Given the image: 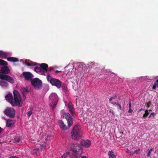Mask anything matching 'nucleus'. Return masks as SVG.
<instances>
[{"mask_svg":"<svg viewBox=\"0 0 158 158\" xmlns=\"http://www.w3.org/2000/svg\"><path fill=\"white\" fill-rule=\"evenodd\" d=\"M68 148L74 154V155H70V158H79L82 153V146L78 143H71L69 145Z\"/></svg>","mask_w":158,"mask_h":158,"instance_id":"nucleus-1","label":"nucleus"},{"mask_svg":"<svg viewBox=\"0 0 158 158\" xmlns=\"http://www.w3.org/2000/svg\"><path fill=\"white\" fill-rule=\"evenodd\" d=\"M64 117L66 119L67 121L68 126H67L62 120H60L59 125L61 128L66 130L69 128L73 125V120L72 116L68 113H65L63 114Z\"/></svg>","mask_w":158,"mask_h":158,"instance_id":"nucleus-2","label":"nucleus"},{"mask_svg":"<svg viewBox=\"0 0 158 158\" xmlns=\"http://www.w3.org/2000/svg\"><path fill=\"white\" fill-rule=\"evenodd\" d=\"M10 72V70L7 66H3L0 69V79L7 81L11 83L14 82V80L9 76L7 75Z\"/></svg>","mask_w":158,"mask_h":158,"instance_id":"nucleus-3","label":"nucleus"},{"mask_svg":"<svg viewBox=\"0 0 158 158\" xmlns=\"http://www.w3.org/2000/svg\"><path fill=\"white\" fill-rule=\"evenodd\" d=\"M73 139L76 140L80 139L82 136V133L78 125H76L73 127L71 133Z\"/></svg>","mask_w":158,"mask_h":158,"instance_id":"nucleus-4","label":"nucleus"},{"mask_svg":"<svg viewBox=\"0 0 158 158\" xmlns=\"http://www.w3.org/2000/svg\"><path fill=\"white\" fill-rule=\"evenodd\" d=\"M47 79L52 85L55 86L58 89L61 87L62 82L59 80L51 78V76L49 74L47 76Z\"/></svg>","mask_w":158,"mask_h":158,"instance_id":"nucleus-5","label":"nucleus"},{"mask_svg":"<svg viewBox=\"0 0 158 158\" xmlns=\"http://www.w3.org/2000/svg\"><path fill=\"white\" fill-rule=\"evenodd\" d=\"M14 102L15 104L19 106H21L22 104V100L21 96L19 92L16 90L13 91Z\"/></svg>","mask_w":158,"mask_h":158,"instance_id":"nucleus-6","label":"nucleus"},{"mask_svg":"<svg viewBox=\"0 0 158 158\" xmlns=\"http://www.w3.org/2000/svg\"><path fill=\"white\" fill-rule=\"evenodd\" d=\"M31 83L32 85L35 90H39L42 87V81L38 78L33 79L31 81Z\"/></svg>","mask_w":158,"mask_h":158,"instance_id":"nucleus-7","label":"nucleus"},{"mask_svg":"<svg viewBox=\"0 0 158 158\" xmlns=\"http://www.w3.org/2000/svg\"><path fill=\"white\" fill-rule=\"evenodd\" d=\"M4 114L11 118L15 117V112L14 109L11 107H7L4 111Z\"/></svg>","mask_w":158,"mask_h":158,"instance_id":"nucleus-8","label":"nucleus"},{"mask_svg":"<svg viewBox=\"0 0 158 158\" xmlns=\"http://www.w3.org/2000/svg\"><path fill=\"white\" fill-rule=\"evenodd\" d=\"M49 98L51 102H52V108L54 109L56 106L58 101V97L56 94H53L49 96Z\"/></svg>","mask_w":158,"mask_h":158,"instance_id":"nucleus-9","label":"nucleus"},{"mask_svg":"<svg viewBox=\"0 0 158 158\" xmlns=\"http://www.w3.org/2000/svg\"><path fill=\"white\" fill-rule=\"evenodd\" d=\"M23 75L25 80L27 81L32 80V78L33 77V75L30 72H24L23 73Z\"/></svg>","mask_w":158,"mask_h":158,"instance_id":"nucleus-10","label":"nucleus"},{"mask_svg":"<svg viewBox=\"0 0 158 158\" xmlns=\"http://www.w3.org/2000/svg\"><path fill=\"white\" fill-rule=\"evenodd\" d=\"M5 98L7 101L13 106V96L11 94H7Z\"/></svg>","mask_w":158,"mask_h":158,"instance_id":"nucleus-11","label":"nucleus"},{"mask_svg":"<svg viewBox=\"0 0 158 158\" xmlns=\"http://www.w3.org/2000/svg\"><path fill=\"white\" fill-rule=\"evenodd\" d=\"M91 144V142L89 140H82L81 142V145L84 146L86 147H89Z\"/></svg>","mask_w":158,"mask_h":158,"instance_id":"nucleus-12","label":"nucleus"},{"mask_svg":"<svg viewBox=\"0 0 158 158\" xmlns=\"http://www.w3.org/2000/svg\"><path fill=\"white\" fill-rule=\"evenodd\" d=\"M21 91L23 96V99L24 100L27 94L29 92L28 89L27 88L22 87L21 88Z\"/></svg>","mask_w":158,"mask_h":158,"instance_id":"nucleus-13","label":"nucleus"},{"mask_svg":"<svg viewBox=\"0 0 158 158\" xmlns=\"http://www.w3.org/2000/svg\"><path fill=\"white\" fill-rule=\"evenodd\" d=\"M34 70L36 73L40 74L45 75L44 71L40 67H35L34 69Z\"/></svg>","mask_w":158,"mask_h":158,"instance_id":"nucleus-14","label":"nucleus"},{"mask_svg":"<svg viewBox=\"0 0 158 158\" xmlns=\"http://www.w3.org/2000/svg\"><path fill=\"white\" fill-rule=\"evenodd\" d=\"M68 106L69 108V111L73 116L75 114V110L73 107V106L70 103H69L68 105Z\"/></svg>","mask_w":158,"mask_h":158,"instance_id":"nucleus-15","label":"nucleus"},{"mask_svg":"<svg viewBox=\"0 0 158 158\" xmlns=\"http://www.w3.org/2000/svg\"><path fill=\"white\" fill-rule=\"evenodd\" d=\"M8 56V53L4 52L2 51H0V58L2 59H6Z\"/></svg>","mask_w":158,"mask_h":158,"instance_id":"nucleus-16","label":"nucleus"},{"mask_svg":"<svg viewBox=\"0 0 158 158\" xmlns=\"http://www.w3.org/2000/svg\"><path fill=\"white\" fill-rule=\"evenodd\" d=\"M40 67L44 71V73L45 72H47L48 68V65L47 64L45 63L41 64H40Z\"/></svg>","mask_w":158,"mask_h":158,"instance_id":"nucleus-17","label":"nucleus"},{"mask_svg":"<svg viewBox=\"0 0 158 158\" xmlns=\"http://www.w3.org/2000/svg\"><path fill=\"white\" fill-rule=\"evenodd\" d=\"M14 124V122L13 120L9 119L7 120L6 126L8 127H11Z\"/></svg>","mask_w":158,"mask_h":158,"instance_id":"nucleus-18","label":"nucleus"},{"mask_svg":"<svg viewBox=\"0 0 158 158\" xmlns=\"http://www.w3.org/2000/svg\"><path fill=\"white\" fill-rule=\"evenodd\" d=\"M0 85L4 88H7L8 86V83L2 80L0 81Z\"/></svg>","mask_w":158,"mask_h":158,"instance_id":"nucleus-19","label":"nucleus"},{"mask_svg":"<svg viewBox=\"0 0 158 158\" xmlns=\"http://www.w3.org/2000/svg\"><path fill=\"white\" fill-rule=\"evenodd\" d=\"M109 158H116V155L114 154V152L112 151H110L108 152Z\"/></svg>","mask_w":158,"mask_h":158,"instance_id":"nucleus-20","label":"nucleus"},{"mask_svg":"<svg viewBox=\"0 0 158 158\" xmlns=\"http://www.w3.org/2000/svg\"><path fill=\"white\" fill-rule=\"evenodd\" d=\"M7 59L8 61L14 62H17L19 61L18 59L17 58L14 57H8Z\"/></svg>","mask_w":158,"mask_h":158,"instance_id":"nucleus-21","label":"nucleus"},{"mask_svg":"<svg viewBox=\"0 0 158 158\" xmlns=\"http://www.w3.org/2000/svg\"><path fill=\"white\" fill-rule=\"evenodd\" d=\"M25 63L28 66H35L38 65V64L36 63L33 62L32 61H26Z\"/></svg>","mask_w":158,"mask_h":158,"instance_id":"nucleus-22","label":"nucleus"},{"mask_svg":"<svg viewBox=\"0 0 158 158\" xmlns=\"http://www.w3.org/2000/svg\"><path fill=\"white\" fill-rule=\"evenodd\" d=\"M0 65L2 66H7L8 65L7 62L2 60L0 59Z\"/></svg>","mask_w":158,"mask_h":158,"instance_id":"nucleus-23","label":"nucleus"},{"mask_svg":"<svg viewBox=\"0 0 158 158\" xmlns=\"http://www.w3.org/2000/svg\"><path fill=\"white\" fill-rule=\"evenodd\" d=\"M156 87L158 88V79L155 81L154 85L152 87V89H155Z\"/></svg>","mask_w":158,"mask_h":158,"instance_id":"nucleus-24","label":"nucleus"},{"mask_svg":"<svg viewBox=\"0 0 158 158\" xmlns=\"http://www.w3.org/2000/svg\"><path fill=\"white\" fill-rule=\"evenodd\" d=\"M153 148H151L150 149H148V152L147 155V156L148 157H150L151 156V154L152 152L153 151Z\"/></svg>","mask_w":158,"mask_h":158,"instance_id":"nucleus-25","label":"nucleus"},{"mask_svg":"<svg viewBox=\"0 0 158 158\" xmlns=\"http://www.w3.org/2000/svg\"><path fill=\"white\" fill-rule=\"evenodd\" d=\"M149 114V112L148 110H146L145 111V113L143 114V118H146V117Z\"/></svg>","mask_w":158,"mask_h":158,"instance_id":"nucleus-26","label":"nucleus"},{"mask_svg":"<svg viewBox=\"0 0 158 158\" xmlns=\"http://www.w3.org/2000/svg\"><path fill=\"white\" fill-rule=\"evenodd\" d=\"M21 139V137H16L15 138V143H19Z\"/></svg>","mask_w":158,"mask_h":158,"instance_id":"nucleus-27","label":"nucleus"},{"mask_svg":"<svg viewBox=\"0 0 158 158\" xmlns=\"http://www.w3.org/2000/svg\"><path fill=\"white\" fill-rule=\"evenodd\" d=\"M71 155L70 154V153L69 152H67L66 153H64L62 156L61 158H66V157L69 155V156L70 155Z\"/></svg>","mask_w":158,"mask_h":158,"instance_id":"nucleus-28","label":"nucleus"},{"mask_svg":"<svg viewBox=\"0 0 158 158\" xmlns=\"http://www.w3.org/2000/svg\"><path fill=\"white\" fill-rule=\"evenodd\" d=\"M71 155L70 154V153L69 152H67L66 153H64L62 156L61 158H66V157L69 155V156L70 155Z\"/></svg>","mask_w":158,"mask_h":158,"instance_id":"nucleus-29","label":"nucleus"},{"mask_svg":"<svg viewBox=\"0 0 158 158\" xmlns=\"http://www.w3.org/2000/svg\"><path fill=\"white\" fill-rule=\"evenodd\" d=\"M117 97V95L115 94L113 96L111 97L109 99V102H111L113 99H115Z\"/></svg>","mask_w":158,"mask_h":158,"instance_id":"nucleus-30","label":"nucleus"},{"mask_svg":"<svg viewBox=\"0 0 158 158\" xmlns=\"http://www.w3.org/2000/svg\"><path fill=\"white\" fill-rule=\"evenodd\" d=\"M32 112L31 111V110H30V111H29L27 113V116L28 117H30V116L31 115V114H32Z\"/></svg>","mask_w":158,"mask_h":158,"instance_id":"nucleus-31","label":"nucleus"},{"mask_svg":"<svg viewBox=\"0 0 158 158\" xmlns=\"http://www.w3.org/2000/svg\"><path fill=\"white\" fill-rule=\"evenodd\" d=\"M140 150V149L139 148L138 149H137V150H135L134 151V153H136L137 154H139V153Z\"/></svg>","mask_w":158,"mask_h":158,"instance_id":"nucleus-32","label":"nucleus"},{"mask_svg":"<svg viewBox=\"0 0 158 158\" xmlns=\"http://www.w3.org/2000/svg\"><path fill=\"white\" fill-rule=\"evenodd\" d=\"M152 102H151L150 101L149 102H148L147 103V107L148 108H149L151 106V105L152 104Z\"/></svg>","mask_w":158,"mask_h":158,"instance_id":"nucleus-33","label":"nucleus"},{"mask_svg":"<svg viewBox=\"0 0 158 158\" xmlns=\"http://www.w3.org/2000/svg\"><path fill=\"white\" fill-rule=\"evenodd\" d=\"M116 105L119 107V109L120 110H122V106L120 103H117L116 104Z\"/></svg>","mask_w":158,"mask_h":158,"instance_id":"nucleus-34","label":"nucleus"},{"mask_svg":"<svg viewBox=\"0 0 158 158\" xmlns=\"http://www.w3.org/2000/svg\"><path fill=\"white\" fill-rule=\"evenodd\" d=\"M133 110L131 109V108H129V109L128 111V113H131L132 112Z\"/></svg>","mask_w":158,"mask_h":158,"instance_id":"nucleus-35","label":"nucleus"},{"mask_svg":"<svg viewBox=\"0 0 158 158\" xmlns=\"http://www.w3.org/2000/svg\"><path fill=\"white\" fill-rule=\"evenodd\" d=\"M150 114L152 117L153 118H154L155 115V114L153 112L151 113Z\"/></svg>","mask_w":158,"mask_h":158,"instance_id":"nucleus-36","label":"nucleus"},{"mask_svg":"<svg viewBox=\"0 0 158 158\" xmlns=\"http://www.w3.org/2000/svg\"><path fill=\"white\" fill-rule=\"evenodd\" d=\"M110 102L113 105H114L115 104L116 105V104L117 103L116 102Z\"/></svg>","mask_w":158,"mask_h":158,"instance_id":"nucleus-37","label":"nucleus"},{"mask_svg":"<svg viewBox=\"0 0 158 158\" xmlns=\"http://www.w3.org/2000/svg\"><path fill=\"white\" fill-rule=\"evenodd\" d=\"M53 69V67H50L49 68L48 70V71H51Z\"/></svg>","mask_w":158,"mask_h":158,"instance_id":"nucleus-38","label":"nucleus"},{"mask_svg":"<svg viewBox=\"0 0 158 158\" xmlns=\"http://www.w3.org/2000/svg\"><path fill=\"white\" fill-rule=\"evenodd\" d=\"M62 71H59V70H56L55 71V73H61Z\"/></svg>","mask_w":158,"mask_h":158,"instance_id":"nucleus-39","label":"nucleus"},{"mask_svg":"<svg viewBox=\"0 0 158 158\" xmlns=\"http://www.w3.org/2000/svg\"><path fill=\"white\" fill-rule=\"evenodd\" d=\"M129 108H131V102L130 101L129 104Z\"/></svg>","mask_w":158,"mask_h":158,"instance_id":"nucleus-40","label":"nucleus"},{"mask_svg":"<svg viewBox=\"0 0 158 158\" xmlns=\"http://www.w3.org/2000/svg\"><path fill=\"white\" fill-rule=\"evenodd\" d=\"M9 158H17V157L15 156H10Z\"/></svg>","mask_w":158,"mask_h":158,"instance_id":"nucleus-41","label":"nucleus"},{"mask_svg":"<svg viewBox=\"0 0 158 158\" xmlns=\"http://www.w3.org/2000/svg\"><path fill=\"white\" fill-rule=\"evenodd\" d=\"M3 131V129L0 127V133L2 132Z\"/></svg>","mask_w":158,"mask_h":158,"instance_id":"nucleus-42","label":"nucleus"},{"mask_svg":"<svg viewBox=\"0 0 158 158\" xmlns=\"http://www.w3.org/2000/svg\"><path fill=\"white\" fill-rule=\"evenodd\" d=\"M120 134L121 135V136L123 135V132L122 131L120 133Z\"/></svg>","mask_w":158,"mask_h":158,"instance_id":"nucleus-43","label":"nucleus"},{"mask_svg":"<svg viewBox=\"0 0 158 158\" xmlns=\"http://www.w3.org/2000/svg\"><path fill=\"white\" fill-rule=\"evenodd\" d=\"M81 158H87L86 157V156H83L82 157H81Z\"/></svg>","mask_w":158,"mask_h":158,"instance_id":"nucleus-44","label":"nucleus"},{"mask_svg":"<svg viewBox=\"0 0 158 158\" xmlns=\"http://www.w3.org/2000/svg\"><path fill=\"white\" fill-rule=\"evenodd\" d=\"M143 109H140V110H139V112H140V111H141L142 110H143Z\"/></svg>","mask_w":158,"mask_h":158,"instance_id":"nucleus-45","label":"nucleus"},{"mask_svg":"<svg viewBox=\"0 0 158 158\" xmlns=\"http://www.w3.org/2000/svg\"><path fill=\"white\" fill-rule=\"evenodd\" d=\"M45 146L44 145H43V146H42L41 147V149H42V147H44Z\"/></svg>","mask_w":158,"mask_h":158,"instance_id":"nucleus-46","label":"nucleus"},{"mask_svg":"<svg viewBox=\"0 0 158 158\" xmlns=\"http://www.w3.org/2000/svg\"><path fill=\"white\" fill-rule=\"evenodd\" d=\"M152 116L151 115V114L149 115V118H150V117H151Z\"/></svg>","mask_w":158,"mask_h":158,"instance_id":"nucleus-47","label":"nucleus"}]
</instances>
